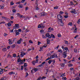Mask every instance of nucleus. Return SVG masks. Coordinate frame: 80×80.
I'll return each mask as SVG.
<instances>
[{
    "mask_svg": "<svg viewBox=\"0 0 80 80\" xmlns=\"http://www.w3.org/2000/svg\"><path fill=\"white\" fill-rule=\"evenodd\" d=\"M57 17L58 19V20H59L60 21H61V20H62L63 19L62 16V15H61L60 14L58 15Z\"/></svg>",
    "mask_w": 80,
    "mask_h": 80,
    "instance_id": "1",
    "label": "nucleus"
},
{
    "mask_svg": "<svg viewBox=\"0 0 80 80\" xmlns=\"http://www.w3.org/2000/svg\"><path fill=\"white\" fill-rule=\"evenodd\" d=\"M16 15H17V16L18 17H19V18H25V17L24 16H23L22 15H21V14H20V13H18L16 14Z\"/></svg>",
    "mask_w": 80,
    "mask_h": 80,
    "instance_id": "2",
    "label": "nucleus"
},
{
    "mask_svg": "<svg viewBox=\"0 0 80 80\" xmlns=\"http://www.w3.org/2000/svg\"><path fill=\"white\" fill-rule=\"evenodd\" d=\"M14 28L15 29H18V28H19V25L18 24H15V25L14 27Z\"/></svg>",
    "mask_w": 80,
    "mask_h": 80,
    "instance_id": "3",
    "label": "nucleus"
},
{
    "mask_svg": "<svg viewBox=\"0 0 80 80\" xmlns=\"http://www.w3.org/2000/svg\"><path fill=\"white\" fill-rule=\"evenodd\" d=\"M58 23L61 26H63V21L61 20L59 21L58 22Z\"/></svg>",
    "mask_w": 80,
    "mask_h": 80,
    "instance_id": "4",
    "label": "nucleus"
},
{
    "mask_svg": "<svg viewBox=\"0 0 80 80\" xmlns=\"http://www.w3.org/2000/svg\"><path fill=\"white\" fill-rule=\"evenodd\" d=\"M46 37H48L49 38H51V36L49 34V33H47L45 35Z\"/></svg>",
    "mask_w": 80,
    "mask_h": 80,
    "instance_id": "5",
    "label": "nucleus"
},
{
    "mask_svg": "<svg viewBox=\"0 0 80 80\" xmlns=\"http://www.w3.org/2000/svg\"><path fill=\"white\" fill-rule=\"evenodd\" d=\"M22 41V38H20V39L17 42V43H18V44H20Z\"/></svg>",
    "mask_w": 80,
    "mask_h": 80,
    "instance_id": "6",
    "label": "nucleus"
},
{
    "mask_svg": "<svg viewBox=\"0 0 80 80\" xmlns=\"http://www.w3.org/2000/svg\"><path fill=\"white\" fill-rule=\"evenodd\" d=\"M67 53H65V52H63V58H66V57H67Z\"/></svg>",
    "mask_w": 80,
    "mask_h": 80,
    "instance_id": "7",
    "label": "nucleus"
},
{
    "mask_svg": "<svg viewBox=\"0 0 80 80\" xmlns=\"http://www.w3.org/2000/svg\"><path fill=\"white\" fill-rule=\"evenodd\" d=\"M47 15L46 13L42 12L41 13V16H46Z\"/></svg>",
    "mask_w": 80,
    "mask_h": 80,
    "instance_id": "8",
    "label": "nucleus"
},
{
    "mask_svg": "<svg viewBox=\"0 0 80 80\" xmlns=\"http://www.w3.org/2000/svg\"><path fill=\"white\" fill-rule=\"evenodd\" d=\"M3 69H2V68H0V75H2V74H3Z\"/></svg>",
    "mask_w": 80,
    "mask_h": 80,
    "instance_id": "9",
    "label": "nucleus"
},
{
    "mask_svg": "<svg viewBox=\"0 0 80 80\" xmlns=\"http://www.w3.org/2000/svg\"><path fill=\"white\" fill-rule=\"evenodd\" d=\"M16 36H17V35H18L20 34V33L18 30H16Z\"/></svg>",
    "mask_w": 80,
    "mask_h": 80,
    "instance_id": "10",
    "label": "nucleus"
},
{
    "mask_svg": "<svg viewBox=\"0 0 80 80\" xmlns=\"http://www.w3.org/2000/svg\"><path fill=\"white\" fill-rule=\"evenodd\" d=\"M71 10L72 11L71 12L72 13H75L76 12L75 9H72Z\"/></svg>",
    "mask_w": 80,
    "mask_h": 80,
    "instance_id": "11",
    "label": "nucleus"
},
{
    "mask_svg": "<svg viewBox=\"0 0 80 80\" xmlns=\"http://www.w3.org/2000/svg\"><path fill=\"white\" fill-rule=\"evenodd\" d=\"M8 41H9V45H11L12 43V39H8Z\"/></svg>",
    "mask_w": 80,
    "mask_h": 80,
    "instance_id": "12",
    "label": "nucleus"
},
{
    "mask_svg": "<svg viewBox=\"0 0 80 80\" xmlns=\"http://www.w3.org/2000/svg\"><path fill=\"white\" fill-rule=\"evenodd\" d=\"M23 60H21V61H20V62L19 63V64L20 65H22V64H23Z\"/></svg>",
    "mask_w": 80,
    "mask_h": 80,
    "instance_id": "13",
    "label": "nucleus"
},
{
    "mask_svg": "<svg viewBox=\"0 0 80 80\" xmlns=\"http://www.w3.org/2000/svg\"><path fill=\"white\" fill-rule=\"evenodd\" d=\"M23 52H21V54L20 55V56H21V57H23Z\"/></svg>",
    "mask_w": 80,
    "mask_h": 80,
    "instance_id": "14",
    "label": "nucleus"
},
{
    "mask_svg": "<svg viewBox=\"0 0 80 80\" xmlns=\"http://www.w3.org/2000/svg\"><path fill=\"white\" fill-rule=\"evenodd\" d=\"M40 25H41V28H44V27H45L44 24H40Z\"/></svg>",
    "mask_w": 80,
    "mask_h": 80,
    "instance_id": "15",
    "label": "nucleus"
},
{
    "mask_svg": "<svg viewBox=\"0 0 80 80\" xmlns=\"http://www.w3.org/2000/svg\"><path fill=\"white\" fill-rule=\"evenodd\" d=\"M48 30H50L51 31H53V28H51V27H50L48 28Z\"/></svg>",
    "mask_w": 80,
    "mask_h": 80,
    "instance_id": "16",
    "label": "nucleus"
},
{
    "mask_svg": "<svg viewBox=\"0 0 80 80\" xmlns=\"http://www.w3.org/2000/svg\"><path fill=\"white\" fill-rule=\"evenodd\" d=\"M47 43L48 44H49V43H50V39H47Z\"/></svg>",
    "mask_w": 80,
    "mask_h": 80,
    "instance_id": "17",
    "label": "nucleus"
},
{
    "mask_svg": "<svg viewBox=\"0 0 80 80\" xmlns=\"http://www.w3.org/2000/svg\"><path fill=\"white\" fill-rule=\"evenodd\" d=\"M21 61V59H20V57H19V58L18 60V62L19 63Z\"/></svg>",
    "mask_w": 80,
    "mask_h": 80,
    "instance_id": "18",
    "label": "nucleus"
},
{
    "mask_svg": "<svg viewBox=\"0 0 80 80\" xmlns=\"http://www.w3.org/2000/svg\"><path fill=\"white\" fill-rule=\"evenodd\" d=\"M2 50L3 52H5V51H7V49L6 48H4L2 49Z\"/></svg>",
    "mask_w": 80,
    "mask_h": 80,
    "instance_id": "19",
    "label": "nucleus"
},
{
    "mask_svg": "<svg viewBox=\"0 0 80 80\" xmlns=\"http://www.w3.org/2000/svg\"><path fill=\"white\" fill-rule=\"evenodd\" d=\"M68 25H70V26H72V23L71 22H69L68 24Z\"/></svg>",
    "mask_w": 80,
    "mask_h": 80,
    "instance_id": "20",
    "label": "nucleus"
},
{
    "mask_svg": "<svg viewBox=\"0 0 80 80\" xmlns=\"http://www.w3.org/2000/svg\"><path fill=\"white\" fill-rule=\"evenodd\" d=\"M68 66L69 67H72V66H73V64H72L70 63L68 64Z\"/></svg>",
    "mask_w": 80,
    "mask_h": 80,
    "instance_id": "21",
    "label": "nucleus"
},
{
    "mask_svg": "<svg viewBox=\"0 0 80 80\" xmlns=\"http://www.w3.org/2000/svg\"><path fill=\"white\" fill-rule=\"evenodd\" d=\"M15 44L11 45V48H15Z\"/></svg>",
    "mask_w": 80,
    "mask_h": 80,
    "instance_id": "22",
    "label": "nucleus"
},
{
    "mask_svg": "<svg viewBox=\"0 0 80 80\" xmlns=\"http://www.w3.org/2000/svg\"><path fill=\"white\" fill-rule=\"evenodd\" d=\"M51 35L50 36L51 37V38H52V37L53 38H55V36H54V35H53V34H51Z\"/></svg>",
    "mask_w": 80,
    "mask_h": 80,
    "instance_id": "23",
    "label": "nucleus"
},
{
    "mask_svg": "<svg viewBox=\"0 0 80 80\" xmlns=\"http://www.w3.org/2000/svg\"><path fill=\"white\" fill-rule=\"evenodd\" d=\"M58 37H62V35H61V34L60 33H59L58 34Z\"/></svg>",
    "mask_w": 80,
    "mask_h": 80,
    "instance_id": "24",
    "label": "nucleus"
},
{
    "mask_svg": "<svg viewBox=\"0 0 80 80\" xmlns=\"http://www.w3.org/2000/svg\"><path fill=\"white\" fill-rule=\"evenodd\" d=\"M7 25L8 27H10V26H11V23L8 22L7 24Z\"/></svg>",
    "mask_w": 80,
    "mask_h": 80,
    "instance_id": "25",
    "label": "nucleus"
},
{
    "mask_svg": "<svg viewBox=\"0 0 80 80\" xmlns=\"http://www.w3.org/2000/svg\"><path fill=\"white\" fill-rule=\"evenodd\" d=\"M35 9H36V10H39V8L38 7H35Z\"/></svg>",
    "mask_w": 80,
    "mask_h": 80,
    "instance_id": "26",
    "label": "nucleus"
},
{
    "mask_svg": "<svg viewBox=\"0 0 80 80\" xmlns=\"http://www.w3.org/2000/svg\"><path fill=\"white\" fill-rule=\"evenodd\" d=\"M33 70L35 72H37L38 71V68H34Z\"/></svg>",
    "mask_w": 80,
    "mask_h": 80,
    "instance_id": "27",
    "label": "nucleus"
},
{
    "mask_svg": "<svg viewBox=\"0 0 80 80\" xmlns=\"http://www.w3.org/2000/svg\"><path fill=\"white\" fill-rule=\"evenodd\" d=\"M58 52H60V53H62V51L61 49H59L58 50Z\"/></svg>",
    "mask_w": 80,
    "mask_h": 80,
    "instance_id": "28",
    "label": "nucleus"
},
{
    "mask_svg": "<svg viewBox=\"0 0 80 80\" xmlns=\"http://www.w3.org/2000/svg\"><path fill=\"white\" fill-rule=\"evenodd\" d=\"M36 63V62L35 61H34L32 62V63L33 65H35Z\"/></svg>",
    "mask_w": 80,
    "mask_h": 80,
    "instance_id": "29",
    "label": "nucleus"
},
{
    "mask_svg": "<svg viewBox=\"0 0 80 80\" xmlns=\"http://www.w3.org/2000/svg\"><path fill=\"white\" fill-rule=\"evenodd\" d=\"M74 80H80V78L78 77H77Z\"/></svg>",
    "mask_w": 80,
    "mask_h": 80,
    "instance_id": "30",
    "label": "nucleus"
},
{
    "mask_svg": "<svg viewBox=\"0 0 80 80\" xmlns=\"http://www.w3.org/2000/svg\"><path fill=\"white\" fill-rule=\"evenodd\" d=\"M71 58H72V55H71V56H70L68 57V60H70V59H71Z\"/></svg>",
    "mask_w": 80,
    "mask_h": 80,
    "instance_id": "31",
    "label": "nucleus"
},
{
    "mask_svg": "<svg viewBox=\"0 0 80 80\" xmlns=\"http://www.w3.org/2000/svg\"><path fill=\"white\" fill-rule=\"evenodd\" d=\"M28 73L27 72H26V75L25 76V77H27L28 76Z\"/></svg>",
    "mask_w": 80,
    "mask_h": 80,
    "instance_id": "32",
    "label": "nucleus"
},
{
    "mask_svg": "<svg viewBox=\"0 0 80 80\" xmlns=\"http://www.w3.org/2000/svg\"><path fill=\"white\" fill-rule=\"evenodd\" d=\"M13 57L14 58H15L16 57H17V55L16 54H13Z\"/></svg>",
    "mask_w": 80,
    "mask_h": 80,
    "instance_id": "33",
    "label": "nucleus"
},
{
    "mask_svg": "<svg viewBox=\"0 0 80 80\" xmlns=\"http://www.w3.org/2000/svg\"><path fill=\"white\" fill-rule=\"evenodd\" d=\"M64 18H68V16L66 15L64 16Z\"/></svg>",
    "mask_w": 80,
    "mask_h": 80,
    "instance_id": "34",
    "label": "nucleus"
},
{
    "mask_svg": "<svg viewBox=\"0 0 80 80\" xmlns=\"http://www.w3.org/2000/svg\"><path fill=\"white\" fill-rule=\"evenodd\" d=\"M50 58H54V55H51V56H50Z\"/></svg>",
    "mask_w": 80,
    "mask_h": 80,
    "instance_id": "35",
    "label": "nucleus"
},
{
    "mask_svg": "<svg viewBox=\"0 0 80 80\" xmlns=\"http://www.w3.org/2000/svg\"><path fill=\"white\" fill-rule=\"evenodd\" d=\"M64 49L65 50H66V51H67V50H68V48H64Z\"/></svg>",
    "mask_w": 80,
    "mask_h": 80,
    "instance_id": "36",
    "label": "nucleus"
},
{
    "mask_svg": "<svg viewBox=\"0 0 80 80\" xmlns=\"http://www.w3.org/2000/svg\"><path fill=\"white\" fill-rule=\"evenodd\" d=\"M12 74H13V72H11L9 73V75H11Z\"/></svg>",
    "mask_w": 80,
    "mask_h": 80,
    "instance_id": "37",
    "label": "nucleus"
},
{
    "mask_svg": "<svg viewBox=\"0 0 80 80\" xmlns=\"http://www.w3.org/2000/svg\"><path fill=\"white\" fill-rule=\"evenodd\" d=\"M62 79L63 80H67V78H66V77H65V78H62Z\"/></svg>",
    "mask_w": 80,
    "mask_h": 80,
    "instance_id": "38",
    "label": "nucleus"
},
{
    "mask_svg": "<svg viewBox=\"0 0 80 80\" xmlns=\"http://www.w3.org/2000/svg\"><path fill=\"white\" fill-rule=\"evenodd\" d=\"M58 6L55 7H54V9H58Z\"/></svg>",
    "mask_w": 80,
    "mask_h": 80,
    "instance_id": "39",
    "label": "nucleus"
},
{
    "mask_svg": "<svg viewBox=\"0 0 80 80\" xmlns=\"http://www.w3.org/2000/svg\"><path fill=\"white\" fill-rule=\"evenodd\" d=\"M64 76H65V74L63 73L61 75V77H64Z\"/></svg>",
    "mask_w": 80,
    "mask_h": 80,
    "instance_id": "40",
    "label": "nucleus"
},
{
    "mask_svg": "<svg viewBox=\"0 0 80 80\" xmlns=\"http://www.w3.org/2000/svg\"><path fill=\"white\" fill-rule=\"evenodd\" d=\"M64 42H65V44H68V42L66 40H65Z\"/></svg>",
    "mask_w": 80,
    "mask_h": 80,
    "instance_id": "41",
    "label": "nucleus"
},
{
    "mask_svg": "<svg viewBox=\"0 0 80 80\" xmlns=\"http://www.w3.org/2000/svg\"><path fill=\"white\" fill-rule=\"evenodd\" d=\"M29 43H33V42L31 40H30L29 41Z\"/></svg>",
    "mask_w": 80,
    "mask_h": 80,
    "instance_id": "42",
    "label": "nucleus"
},
{
    "mask_svg": "<svg viewBox=\"0 0 80 80\" xmlns=\"http://www.w3.org/2000/svg\"><path fill=\"white\" fill-rule=\"evenodd\" d=\"M42 78V77L40 76L37 79V80H41Z\"/></svg>",
    "mask_w": 80,
    "mask_h": 80,
    "instance_id": "43",
    "label": "nucleus"
},
{
    "mask_svg": "<svg viewBox=\"0 0 80 80\" xmlns=\"http://www.w3.org/2000/svg\"><path fill=\"white\" fill-rule=\"evenodd\" d=\"M7 35H8V34L6 33H4V37H6Z\"/></svg>",
    "mask_w": 80,
    "mask_h": 80,
    "instance_id": "44",
    "label": "nucleus"
},
{
    "mask_svg": "<svg viewBox=\"0 0 80 80\" xmlns=\"http://www.w3.org/2000/svg\"><path fill=\"white\" fill-rule=\"evenodd\" d=\"M51 59V58H48V59H47L46 60V61H47V60H50Z\"/></svg>",
    "mask_w": 80,
    "mask_h": 80,
    "instance_id": "45",
    "label": "nucleus"
},
{
    "mask_svg": "<svg viewBox=\"0 0 80 80\" xmlns=\"http://www.w3.org/2000/svg\"><path fill=\"white\" fill-rule=\"evenodd\" d=\"M4 7L3 6H0V9H3V8Z\"/></svg>",
    "mask_w": 80,
    "mask_h": 80,
    "instance_id": "46",
    "label": "nucleus"
},
{
    "mask_svg": "<svg viewBox=\"0 0 80 80\" xmlns=\"http://www.w3.org/2000/svg\"><path fill=\"white\" fill-rule=\"evenodd\" d=\"M77 49H76L75 48V49H74V52L75 53H77Z\"/></svg>",
    "mask_w": 80,
    "mask_h": 80,
    "instance_id": "47",
    "label": "nucleus"
},
{
    "mask_svg": "<svg viewBox=\"0 0 80 80\" xmlns=\"http://www.w3.org/2000/svg\"><path fill=\"white\" fill-rule=\"evenodd\" d=\"M1 24H2V23H3V24L5 23V22L4 21H2V22H0Z\"/></svg>",
    "mask_w": 80,
    "mask_h": 80,
    "instance_id": "48",
    "label": "nucleus"
},
{
    "mask_svg": "<svg viewBox=\"0 0 80 80\" xmlns=\"http://www.w3.org/2000/svg\"><path fill=\"white\" fill-rule=\"evenodd\" d=\"M48 63H49V64H50L51 63H52V60H50L48 62Z\"/></svg>",
    "mask_w": 80,
    "mask_h": 80,
    "instance_id": "49",
    "label": "nucleus"
},
{
    "mask_svg": "<svg viewBox=\"0 0 80 80\" xmlns=\"http://www.w3.org/2000/svg\"><path fill=\"white\" fill-rule=\"evenodd\" d=\"M43 31H44L43 30H40V32L41 33H43Z\"/></svg>",
    "mask_w": 80,
    "mask_h": 80,
    "instance_id": "50",
    "label": "nucleus"
},
{
    "mask_svg": "<svg viewBox=\"0 0 80 80\" xmlns=\"http://www.w3.org/2000/svg\"><path fill=\"white\" fill-rule=\"evenodd\" d=\"M42 38H46V37H45V36H44V35H43L42 36Z\"/></svg>",
    "mask_w": 80,
    "mask_h": 80,
    "instance_id": "51",
    "label": "nucleus"
},
{
    "mask_svg": "<svg viewBox=\"0 0 80 80\" xmlns=\"http://www.w3.org/2000/svg\"><path fill=\"white\" fill-rule=\"evenodd\" d=\"M11 5H14V3L13 2H11Z\"/></svg>",
    "mask_w": 80,
    "mask_h": 80,
    "instance_id": "52",
    "label": "nucleus"
},
{
    "mask_svg": "<svg viewBox=\"0 0 80 80\" xmlns=\"http://www.w3.org/2000/svg\"><path fill=\"white\" fill-rule=\"evenodd\" d=\"M43 46L42 47H40V49L41 50H42V51H43V50H42V49H43Z\"/></svg>",
    "mask_w": 80,
    "mask_h": 80,
    "instance_id": "53",
    "label": "nucleus"
},
{
    "mask_svg": "<svg viewBox=\"0 0 80 80\" xmlns=\"http://www.w3.org/2000/svg\"><path fill=\"white\" fill-rule=\"evenodd\" d=\"M2 17L3 19H5V20H6V19H7V18H6L5 17L2 16Z\"/></svg>",
    "mask_w": 80,
    "mask_h": 80,
    "instance_id": "54",
    "label": "nucleus"
},
{
    "mask_svg": "<svg viewBox=\"0 0 80 80\" xmlns=\"http://www.w3.org/2000/svg\"><path fill=\"white\" fill-rule=\"evenodd\" d=\"M32 50V48H29V49L27 51L28 52H29L30 50Z\"/></svg>",
    "mask_w": 80,
    "mask_h": 80,
    "instance_id": "55",
    "label": "nucleus"
},
{
    "mask_svg": "<svg viewBox=\"0 0 80 80\" xmlns=\"http://www.w3.org/2000/svg\"><path fill=\"white\" fill-rule=\"evenodd\" d=\"M27 63H24V67H27V65H27Z\"/></svg>",
    "mask_w": 80,
    "mask_h": 80,
    "instance_id": "56",
    "label": "nucleus"
},
{
    "mask_svg": "<svg viewBox=\"0 0 80 80\" xmlns=\"http://www.w3.org/2000/svg\"><path fill=\"white\" fill-rule=\"evenodd\" d=\"M22 7H23V6H22V5H19V7L20 8H22Z\"/></svg>",
    "mask_w": 80,
    "mask_h": 80,
    "instance_id": "57",
    "label": "nucleus"
},
{
    "mask_svg": "<svg viewBox=\"0 0 80 80\" xmlns=\"http://www.w3.org/2000/svg\"><path fill=\"white\" fill-rule=\"evenodd\" d=\"M3 78L4 79V80H6L7 79V77H4Z\"/></svg>",
    "mask_w": 80,
    "mask_h": 80,
    "instance_id": "58",
    "label": "nucleus"
},
{
    "mask_svg": "<svg viewBox=\"0 0 80 80\" xmlns=\"http://www.w3.org/2000/svg\"><path fill=\"white\" fill-rule=\"evenodd\" d=\"M38 28H41V25L40 24L38 25Z\"/></svg>",
    "mask_w": 80,
    "mask_h": 80,
    "instance_id": "59",
    "label": "nucleus"
},
{
    "mask_svg": "<svg viewBox=\"0 0 80 80\" xmlns=\"http://www.w3.org/2000/svg\"><path fill=\"white\" fill-rule=\"evenodd\" d=\"M25 8H26V11H27V10H28V7H26Z\"/></svg>",
    "mask_w": 80,
    "mask_h": 80,
    "instance_id": "60",
    "label": "nucleus"
},
{
    "mask_svg": "<svg viewBox=\"0 0 80 80\" xmlns=\"http://www.w3.org/2000/svg\"><path fill=\"white\" fill-rule=\"evenodd\" d=\"M54 57H56V58L57 57V54H54Z\"/></svg>",
    "mask_w": 80,
    "mask_h": 80,
    "instance_id": "61",
    "label": "nucleus"
},
{
    "mask_svg": "<svg viewBox=\"0 0 80 80\" xmlns=\"http://www.w3.org/2000/svg\"><path fill=\"white\" fill-rule=\"evenodd\" d=\"M17 11L16 10H15V9H13V10H12V12H16V11Z\"/></svg>",
    "mask_w": 80,
    "mask_h": 80,
    "instance_id": "62",
    "label": "nucleus"
},
{
    "mask_svg": "<svg viewBox=\"0 0 80 80\" xmlns=\"http://www.w3.org/2000/svg\"><path fill=\"white\" fill-rule=\"evenodd\" d=\"M10 32H13V29L10 30Z\"/></svg>",
    "mask_w": 80,
    "mask_h": 80,
    "instance_id": "63",
    "label": "nucleus"
},
{
    "mask_svg": "<svg viewBox=\"0 0 80 80\" xmlns=\"http://www.w3.org/2000/svg\"><path fill=\"white\" fill-rule=\"evenodd\" d=\"M79 22H80V19H79L78 22V24H80V23H79Z\"/></svg>",
    "mask_w": 80,
    "mask_h": 80,
    "instance_id": "64",
    "label": "nucleus"
}]
</instances>
